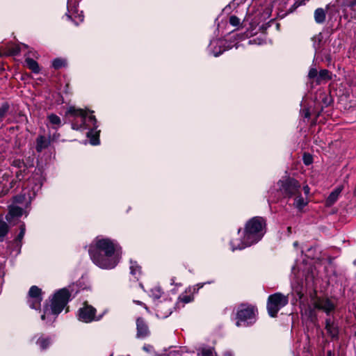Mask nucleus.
Wrapping results in <instances>:
<instances>
[{
  "label": "nucleus",
  "mask_w": 356,
  "mask_h": 356,
  "mask_svg": "<svg viewBox=\"0 0 356 356\" xmlns=\"http://www.w3.org/2000/svg\"><path fill=\"white\" fill-rule=\"evenodd\" d=\"M93 263L102 268H113L120 261L115 244L109 238L97 237L89 248Z\"/></svg>",
  "instance_id": "1"
},
{
  "label": "nucleus",
  "mask_w": 356,
  "mask_h": 356,
  "mask_svg": "<svg viewBox=\"0 0 356 356\" xmlns=\"http://www.w3.org/2000/svg\"><path fill=\"white\" fill-rule=\"evenodd\" d=\"M265 226V220L261 217H254L250 219L245 225L242 240L240 242L237 239L231 241L232 250H242L257 243L264 235Z\"/></svg>",
  "instance_id": "2"
},
{
  "label": "nucleus",
  "mask_w": 356,
  "mask_h": 356,
  "mask_svg": "<svg viewBox=\"0 0 356 356\" xmlns=\"http://www.w3.org/2000/svg\"><path fill=\"white\" fill-rule=\"evenodd\" d=\"M70 297V293L65 288L56 292L51 300L50 305L44 307L41 318L44 320L50 315L57 316L60 314L68 302Z\"/></svg>",
  "instance_id": "3"
},
{
  "label": "nucleus",
  "mask_w": 356,
  "mask_h": 356,
  "mask_svg": "<svg viewBox=\"0 0 356 356\" xmlns=\"http://www.w3.org/2000/svg\"><path fill=\"white\" fill-rule=\"evenodd\" d=\"M257 312V309L253 306L241 305L236 314V326H248L254 323Z\"/></svg>",
  "instance_id": "4"
},
{
  "label": "nucleus",
  "mask_w": 356,
  "mask_h": 356,
  "mask_svg": "<svg viewBox=\"0 0 356 356\" xmlns=\"http://www.w3.org/2000/svg\"><path fill=\"white\" fill-rule=\"evenodd\" d=\"M289 298L281 293L269 296L267 301V309L271 317H275L280 309L288 304Z\"/></svg>",
  "instance_id": "5"
},
{
  "label": "nucleus",
  "mask_w": 356,
  "mask_h": 356,
  "mask_svg": "<svg viewBox=\"0 0 356 356\" xmlns=\"http://www.w3.org/2000/svg\"><path fill=\"white\" fill-rule=\"evenodd\" d=\"M280 191L286 196L292 197L300 193L301 186L296 179L287 177L278 182Z\"/></svg>",
  "instance_id": "6"
},
{
  "label": "nucleus",
  "mask_w": 356,
  "mask_h": 356,
  "mask_svg": "<svg viewBox=\"0 0 356 356\" xmlns=\"http://www.w3.org/2000/svg\"><path fill=\"white\" fill-rule=\"evenodd\" d=\"M67 114L71 115L76 118H81V124L78 122H73L72 124V128L73 129L78 130L79 129H88L90 124L87 123V112L83 109H78L75 107L71 106L68 108Z\"/></svg>",
  "instance_id": "7"
},
{
  "label": "nucleus",
  "mask_w": 356,
  "mask_h": 356,
  "mask_svg": "<svg viewBox=\"0 0 356 356\" xmlns=\"http://www.w3.org/2000/svg\"><path fill=\"white\" fill-rule=\"evenodd\" d=\"M95 313V308L85 303L84 306L79 310V319L85 323L98 321L99 318H96Z\"/></svg>",
  "instance_id": "8"
},
{
  "label": "nucleus",
  "mask_w": 356,
  "mask_h": 356,
  "mask_svg": "<svg viewBox=\"0 0 356 356\" xmlns=\"http://www.w3.org/2000/svg\"><path fill=\"white\" fill-rule=\"evenodd\" d=\"M42 301L41 289L36 286L31 287L28 295V303L32 309H38Z\"/></svg>",
  "instance_id": "9"
},
{
  "label": "nucleus",
  "mask_w": 356,
  "mask_h": 356,
  "mask_svg": "<svg viewBox=\"0 0 356 356\" xmlns=\"http://www.w3.org/2000/svg\"><path fill=\"white\" fill-rule=\"evenodd\" d=\"M313 305L315 309L322 310L327 314L335 309V305L327 298H316L314 300Z\"/></svg>",
  "instance_id": "10"
},
{
  "label": "nucleus",
  "mask_w": 356,
  "mask_h": 356,
  "mask_svg": "<svg viewBox=\"0 0 356 356\" xmlns=\"http://www.w3.org/2000/svg\"><path fill=\"white\" fill-rule=\"evenodd\" d=\"M172 307L173 305L170 300L160 302L157 305V316L163 318L168 317L171 314Z\"/></svg>",
  "instance_id": "11"
},
{
  "label": "nucleus",
  "mask_w": 356,
  "mask_h": 356,
  "mask_svg": "<svg viewBox=\"0 0 356 356\" xmlns=\"http://www.w3.org/2000/svg\"><path fill=\"white\" fill-rule=\"evenodd\" d=\"M137 337L145 338L149 334L148 326L143 318H138L136 321Z\"/></svg>",
  "instance_id": "12"
},
{
  "label": "nucleus",
  "mask_w": 356,
  "mask_h": 356,
  "mask_svg": "<svg viewBox=\"0 0 356 356\" xmlns=\"http://www.w3.org/2000/svg\"><path fill=\"white\" fill-rule=\"evenodd\" d=\"M51 143L50 137L47 138L43 135H39L35 140V149L38 152H41L47 149Z\"/></svg>",
  "instance_id": "13"
},
{
  "label": "nucleus",
  "mask_w": 356,
  "mask_h": 356,
  "mask_svg": "<svg viewBox=\"0 0 356 356\" xmlns=\"http://www.w3.org/2000/svg\"><path fill=\"white\" fill-rule=\"evenodd\" d=\"M325 329L331 337H337L339 334L338 327L334 322L331 321L330 318H327L325 320Z\"/></svg>",
  "instance_id": "14"
},
{
  "label": "nucleus",
  "mask_w": 356,
  "mask_h": 356,
  "mask_svg": "<svg viewBox=\"0 0 356 356\" xmlns=\"http://www.w3.org/2000/svg\"><path fill=\"white\" fill-rule=\"evenodd\" d=\"M341 191H342L341 187H338L334 191H333L330 194V195L328 196V197L326 200V202H325L326 206L330 207V206L333 205L336 202V201L338 200V197H339V194L341 193Z\"/></svg>",
  "instance_id": "15"
},
{
  "label": "nucleus",
  "mask_w": 356,
  "mask_h": 356,
  "mask_svg": "<svg viewBox=\"0 0 356 356\" xmlns=\"http://www.w3.org/2000/svg\"><path fill=\"white\" fill-rule=\"evenodd\" d=\"M23 213V209L17 206H10L9 207V212L6 216V220H10L11 218L19 217Z\"/></svg>",
  "instance_id": "16"
},
{
  "label": "nucleus",
  "mask_w": 356,
  "mask_h": 356,
  "mask_svg": "<svg viewBox=\"0 0 356 356\" xmlns=\"http://www.w3.org/2000/svg\"><path fill=\"white\" fill-rule=\"evenodd\" d=\"M308 203V200L307 199L303 198L300 195V193L296 195H295V199L293 202V206L297 208L298 210H302L304 207H305Z\"/></svg>",
  "instance_id": "17"
},
{
  "label": "nucleus",
  "mask_w": 356,
  "mask_h": 356,
  "mask_svg": "<svg viewBox=\"0 0 356 356\" xmlns=\"http://www.w3.org/2000/svg\"><path fill=\"white\" fill-rule=\"evenodd\" d=\"M9 231V226L0 216V241H3Z\"/></svg>",
  "instance_id": "18"
},
{
  "label": "nucleus",
  "mask_w": 356,
  "mask_h": 356,
  "mask_svg": "<svg viewBox=\"0 0 356 356\" xmlns=\"http://www.w3.org/2000/svg\"><path fill=\"white\" fill-rule=\"evenodd\" d=\"M26 66L34 73L40 72V67L38 63L31 58H26L25 60Z\"/></svg>",
  "instance_id": "19"
},
{
  "label": "nucleus",
  "mask_w": 356,
  "mask_h": 356,
  "mask_svg": "<svg viewBox=\"0 0 356 356\" xmlns=\"http://www.w3.org/2000/svg\"><path fill=\"white\" fill-rule=\"evenodd\" d=\"M314 19L316 23H323L325 19V10L323 8H317L314 12Z\"/></svg>",
  "instance_id": "20"
},
{
  "label": "nucleus",
  "mask_w": 356,
  "mask_h": 356,
  "mask_svg": "<svg viewBox=\"0 0 356 356\" xmlns=\"http://www.w3.org/2000/svg\"><path fill=\"white\" fill-rule=\"evenodd\" d=\"M130 273L136 279H138V275H140V267L132 260L130 261Z\"/></svg>",
  "instance_id": "21"
},
{
  "label": "nucleus",
  "mask_w": 356,
  "mask_h": 356,
  "mask_svg": "<svg viewBox=\"0 0 356 356\" xmlns=\"http://www.w3.org/2000/svg\"><path fill=\"white\" fill-rule=\"evenodd\" d=\"M331 79L330 72L327 70H321L318 72V76L316 79V82L320 83L322 81H327Z\"/></svg>",
  "instance_id": "22"
},
{
  "label": "nucleus",
  "mask_w": 356,
  "mask_h": 356,
  "mask_svg": "<svg viewBox=\"0 0 356 356\" xmlns=\"http://www.w3.org/2000/svg\"><path fill=\"white\" fill-rule=\"evenodd\" d=\"M51 343V340L49 337H40L37 341V344H38L42 350L46 349Z\"/></svg>",
  "instance_id": "23"
},
{
  "label": "nucleus",
  "mask_w": 356,
  "mask_h": 356,
  "mask_svg": "<svg viewBox=\"0 0 356 356\" xmlns=\"http://www.w3.org/2000/svg\"><path fill=\"white\" fill-rule=\"evenodd\" d=\"M9 108L10 106L7 102L2 104L0 106V122H2L7 115Z\"/></svg>",
  "instance_id": "24"
},
{
  "label": "nucleus",
  "mask_w": 356,
  "mask_h": 356,
  "mask_svg": "<svg viewBox=\"0 0 356 356\" xmlns=\"http://www.w3.org/2000/svg\"><path fill=\"white\" fill-rule=\"evenodd\" d=\"M87 136L90 138V143L92 145H96L99 143V135L97 133L94 134L92 130L87 133Z\"/></svg>",
  "instance_id": "25"
},
{
  "label": "nucleus",
  "mask_w": 356,
  "mask_h": 356,
  "mask_svg": "<svg viewBox=\"0 0 356 356\" xmlns=\"http://www.w3.org/2000/svg\"><path fill=\"white\" fill-rule=\"evenodd\" d=\"M200 354L202 356H215L216 354L213 348H202L200 349Z\"/></svg>",
  "instance_id": "26"
},
{
  "label": "nucleus",
  "mask_w": 356,
  "mask_h": 356,
  "mask_svg": "<svg viewBox=\"0 0 356 356\" xmlns=\"http://www.w3.org/2000/svg\"><path fill=\"white\" fill-rule=\"evenodd\" d=\"M48 119L52 124L60 126L61 124L60 118L54 114H51L48 116Z\"/></svg>",
  "instance_id": "27"
},
{
  "label": "nucleus",
  "mask_w": 356,
  "mask_h": 356,
  "mask_svg": "<svg viewBox=\"0 0 356 356\" xmlns=\"http://www.w3.org/2000/svg\"><path fill=\"white\" fill-rule=\"evenodd\" d=\"M19 228H20V232H19V234L17 235V238H15V242L20 243L24 236V234H25V232H26L25 225L24 223L20 225Z\"/></svg>",
  "instance_id": "28"
},
{
  "label": "nucleus",
  "mask_w": 356,
  "mask_h": 356,
  "mask_svg": "<svg viewBox=\"0 0 356 356\" xmlns=\"http://www.w3.org/2000/svg\"><path fill=\"white\" fill-rule=\"evenodd\" d=\"M52 65L55 69H59L65 65V60L60 58H56L54 60Z\"/></svg>",
  "instance_id": "29"
},
{
  "label": "nucleus",
  "mask_w": 356,
  "mask_h": 356,
  "mask_svg": "<svg viewBox=\"0 0 356 356\" xmlns=\"http://www.w3.org/2000/svg\"><path fill=\"white\" fill-rule=\"evenodd\" d=\"M313 161V158L309 154H304L303 155V162L305 165H309Z\"/></svg>",
  "instance_id": "30"
},
{
  "label": "nucleus",
  "mask_w": 356,
  "mask_h": 356,
  "mask_svg": "<svg viewBox=\"0 0 356 356\" xmlns=\"http://www.w3.org/2000/svg\"><path fill=\"white\" fill-rule=\"evenodd\" d=\"M229 23L231 25L234 26H238L239 24H240V19L239 18H238L235 15H232L230 17H229Z\"/></svg>",
  "instance_id": "31"
},
{
  "label": "nucleus",
  "mask_w": 356,
  "mask_h": 356,
  "mask_svg": "<svg viewBox=\"0 0 356 356\" xmlns=\"http://www.w3.org/2000/svg\"><path fill=\"white\" fill-rule=\"evenodd\" d=\"M318 76V73L317 70L316 68L312 67L309 70V74H308L309 78V79H314V78H316L317 79Z\"/></svg>",
  "instance_id": "32"
},
{
  "label": "nucleus",
  "mask_w": 356,
  "mask_h": 356,
  "mask_svg": "<svg viewBox=\"0 0 356 356\" xmlns=\"http://www.w3.org/2000/svg\"><path fill=\"white\" fill-rule=\"evenodd\" d=\"M179 300L181 301V302H183L184 303H188L192 301V298L191 296H188V295H181L179 297Z\"/></svg>",
  "instance_id": "33"
},
{
  "label": "nucleus",
  "mask_w": 356,
  "mask_h": 356,
  "mask_svg": "<svg viewBox=\"0 0 356 356\" xmlns=\"http://www.w3.org/2000/svg\"><path fill=\"white\" fill-rule=\"evenodd\" d=\"M161 291L159 288H155L152 290V295L155 298H159L161 296Z\"/></svg>",
  "instance_id": "34"
},
{
  "label": "nucleus",
  "mask_w": 356,
  "mask_h": 356,
  "mask_svg": "<svg viewBox=\"0 0 356 356\" xmlns=\"http://www.w3.org/2000/svg\"><path fill=\"white\" fill-rule=\"evenodd\" d=\"M88 122L91 123V124L94 127L95 129L97 127V119L94 115H90L88 118Z\"/></svg>",
  "instance_id": "35"
},
{
  "label": "nucleus",
  "mask_w": 356,
  "mask_h": 356,
  "mask_svg": "<svg viewBox=\"0 0 356 356\" xmlns=\"http://www.w3.org/2000/svg\"><path fill=\"white\" fill-rule=\"evenodd\" d=\"M13 165L17 168H21L24 165V162L19 159H16L13 161Z\"/></svg>",
  "instance_id": "36"
},
{
  "label": "nucleus",
  "mask_w": 356,
  "mask_h": 356,
  "mask_svg": "<svg viewBox=\"0 0 356 356\" xmlns=\"http://www.w3.org/2000/svg\"><path fill=\"white\" fill-rule=\"evenodd\" d=\"M21 51V47H19V46H17L15 47H14L12 50H11V54L13 55H17L18 54H19V52Z\"/></svg>",
  "instance_id": "37"
},
{
  "label": "nucleus",
  "mask_w": 356,
  "mask_h": 356,
  "mask_svg": "<svg viewBox=\"0 0 356 356\" xmlns=\"http://www.w3.org/2000/svg\"><path fill=\"white\" fill-rule=\"evenodd\" d=\"M303 191L306 196H307L310 193V188L307 185L303 186Z\"/></svg>",
  "instance_id": "38"
},
{
  "label": "nucleus",
  "mask_w": 356,
  "mask_h": 356,
  "mask_svg": "<svg viewBox=\"0 0 356 356\" xmlns=\"http://www.w3.org/2000/svg\"><path fill=\"white\" fill-rule=\"evenodd\" d=\"M356 6V0H354V1H351V2L350 3V7H352V8H353V7H354V6Z\"/></svg>",
  "instance_id": "39"
},
{
  "label": "nucleus",
  "mask_w": 356,
  "mask_h": 356,
  "mask_svg": "<svg viewBox=\"0 0 356 356\" xmlns=\"http://www.w3.org/2000/svg\"><path fill=\"white\" fill-rule=\"evenodd\" d=\"M135 303L138 304V305H143V303L139 300H134V301Z\"/></svg>",
  "instance_id": "40"
},
{
  "label": "nucleus",
  "mask_w": 356,
  "mask_h": 356,
  "mask_svg": "<svg viewBox=\"0 0 356 356\" xmlns=\"http://www.w3.org/2000/svg\"><path fill=\"white\" fill-rule=\"evenodd\" d=\"M57 138V136L54 135L51 138H50L51 141H54Z\"/></svg>",
  "instance_id": "41"
},
{
  "label": "nucleus",
  "mask_w": 356,
  "mask_h": 356,
  "mask_svg": "<svg viewBox=\"0 0 356 356\" xmlns=\"http://www.w3.org/2000/svg\"><path fill=\"white\" fill-rule=\"evenodd\" d=\"M327 356H332V352L330 350L327 352Z\"/></svg>",
  "instance_id": "42"
},
{
  "label": "nucleus",
  "mask_w": 356,
  "mask_h": 356,
  "mask_svg": "<svg viewBox=\"0 0 356 356\" xmlns=\"http://www.w3.org/2000/svg\"><path fill=\"white\" fill-rule=\"evenodd\" d=\"M287 230H288V232H289V233H291V227H289L287 228Z\"/></svg>",
  "instance_id": "43"
},
{
  "label": "nucleus",
  "mask_w": 356,
  "mask_h": 356,
  "mask_svg": "<svg viewBox=\"0 0 356 356\" xmlns=\"http://www.w3.org/2000/svg\"><path fill=\"white\" fill-rule=\"evenodd\" d=\"M353 195H354V196L356 197V186H355V190L353 191Z\"/></svg>",
  "instance_id": "44"
},
{
  "label": "nucleus",
  "mask_w": 356,
  "mask_h": 356,
  "mask_svg": "<svg viewBox=\"0 0 356 356\" xmlns=\"http://www.w3.org/2000/svg\"><path fill=\"white\" fill-rule=\"evenodd\" d=\"M143 350H145V351H147V352H148V351H149L148 348H147L146 346H144V347H143Z\"/></svg>",
  "instance_id": "45"
},
{
  "label": "nucleus",
  "mask_w": 356,
  "mask_h": 356,
  "mask_svg": "<svg viewBox=\"0 0 356 356\" xmlns=\"http://www.w3.org/2000/svg\"><path fill=\"white\" fill-rule=\"evenodd\" d=\"M22 46L24 47V48L27 47V46L26 44H22Z\"/></svg>",
  "instance_id": "46"
},
{
  "label": "nucleus",
  "mask_w": 356,
  "mask_h": 356,
  "mask_svg": "<svg viewBox=\"0 0 356 356\" xmlns=\"http://www.w3.org/2000/svg\"><path fill=\"white\" fill-rule=\"evenodd\" d=\"M219 54H220V53L219 54L218 53H216V54H214V56H218Z\"/></svg>",
  "instance_id": "47"
},
{
  "label": "nucleus",
  "mask_w": 356,
  "mask_h": 356,
  "mask_svg": "<svg viewBox=\"0 0 356 356\" xmlns=\"http://www.w3.org/2000/svg\"><path fill=\"white\" fill-rule=\"evenodd\" d=\"M293 245H294V246H297L298 245V242H295Z\"/></svg>",
  "instance_id": "48"
},
{
  "label": "nucleus",
  "mask_w": 356,
  "mask_h": 356,
  "mask_svg": "<svg viewBox=\"0 0 356 356\" xmlns=\"http://www.w3.org/2000/svg\"><path fill=\"white\" fill-rule=\"evenodd\" d=\"M19 172H17V178H19Z\"/></svg>",
  "instance_id": "49"
},
{
  "label": "nucleus",
  "mask_w": 356,
  "mask_h": 356,
  "mask_svg": "<svg viewBox=\"0 0 356 356\" xmlns=\"http://www.w3.org/2000/svg\"><path fill=\"white\" fill-rule=\"evenodd\" d=\"M227 356H231V355L229 353Z\"/></svg>",
  "instance_id": "50"
},
{
  "label": "nucleus",
  "mask_w": 356,
  "mask_h": 356,
  "mask_svg": "<svg viewBox=\"0 0 356 356\" xmlns=\"http://www.w3.org/2000/svg\"><path fill=\"white\" fill-rule=\"evenodd\" d=\"M215 356H217L216 355Z\"/></svg>",
  "instance_id": "51"
}]
</instances>
